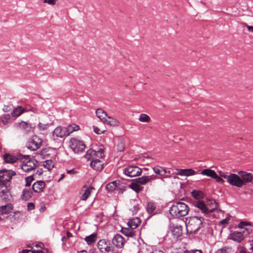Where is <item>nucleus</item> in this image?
Listing matches in <instances>:
<instances>
[{
	"instance_id": "nucleus-15",
	"label": "nucleus",
	"mask_w": 253,
	"mask_h": 253,
	"mask_svg": "<svg viewBox=\"0 0 253 253\" xmlns=\"http://www.w3.org/2000/svg\"><path fill=\"white\" fill-rule=\"evenodd\" d=\"M197 173V171H195L191 169H176L175 174L181 176H189L193 175Z\"/></svg>"
},
{
	"instance_id": "nucleus-17",
	"label": "nucleus",
	"mask_w": 253,
	"mask_h": 253,
	"mask_svg": "<svg viewBox=\"0 0 253 253\" xmlns=\"http://www.w3.org/2000/svg\"><path fill=\"white\" fill-rule=\"evenodd\" d=\"M45 184L43 181H38L35 182L32 186L33 191L36 193H40L43 191Z\"/></svg>"
},
{
	"instance_id": "nucleus-12",
	"label": "nucleus",
	"mask_w": 253,
	"mask_h": 253,
	"mask_svg": "<svg viewBox=\"0 0 253 253\" xmlns=\"http://www.w3.org/2000/svg\"><path fill=\"white\" fill-rule=\"evenodd\" d=\"M37 163L34 160H26L23 162L21 168L24 171H29L36 168Z\"/></svg>"
},
{
	"instance_id": "nucleus-26",
	"label": "nucleus",
	"mask_w": 253,
	"mask_h": 253,
	"mask_svg": "<svg viewBox=\"0 0 253 253\" xmlns=\"http://www.w3.org/2000/svg\"><path fill=\"white\" fill-rule=\"evenodd\" d=\"M153 169L154 172L156 174L160 175L161 176H164L165 174L167 173V171L163 167H160L159 166H157L153 168Z\"/></svg>"
},
{
	"instance_id": "nucleus-11",
	"label": "nucleus",
	"mask_w": 253,
	"mask_h": 253,
	"mask_svg": "<svg viewBox=\"0 0 253 253\" xmlns=\"http://www.w3.org/2000/svg\"><path fill=\"white\" fill-rule=\"evenodd\" d=\"M239 175L240 178L241 179L242 187L246 185L249 183H251L253 181V174L249 173L243 170L238 171L237 172Z\"/></svg>"
},
{
	"instance_id": "nucleus-28",
	"label": "nucleus",
	"mask_w": 253,
	"mask_h": 253,
	"mask_svg": "<svg viewBox=\"0 0 253 253\" xmlns=\"http://www.w3.org/2000/svg\"><path fill=\"white\" fill-rule=\"evenodd\" d=\"M3 159L5 163L12 164L16 162L17 158L14 156L8 154H5L3 156Z\"/></svg>"
},
{
	"instance_id": "nucleus-58",
	"label": "nucleus",
	"mask_w": 253,
	"mask_h": 253,
	"mask_svg": "<svg viewBox=\"0 0 253 253\" xmlns=\"http://www.w3.org/2000/svg\"><path fill=\"white\" fill-rule=\"evenodd\" d=\"M246 26L249 31L253 32V26H249L246 24Z\"/></svg>"
},
{
	"instance_id": "nucleus-60",
	"label": "nucleus",
	"mask_w": 253,
	"mask_h": 253,
	"mask_svg": "<svg viewBox=\"0 0 253 253\" xmlns=\"http://www.w3.org/2000/svg\"><path fill=\"white\" fill-rule=\"evenodd\" d=\"M68 238L67 237L64 236L62 237L61 240L63 242V244L67 242L68 240Z\"/></svg>"
},
{
	"instance_id": "nucleus-1",
	"label": "nucleus",
	"mask_w": 253,
	"mask_h": 253,
	"mask_svg": "<svg viewBox=\"0 0 253 253\" xmlns=\"http://www.w3.org/2000/svg\"><path fill=\"white\" fill-rule=\"evenodd\" d=\"M189 211L188 206L182 202H177L170 208V214L173 216L181 217L186 216Z\"/></svg>"
},
{
	"instance_id": "nucleus-59",
	"label": "nucleus",
	"mask_w": 253,
	"mask_h": 253,
	"mask_svg": "<svg viewBox=\"0 0 253 253\" xmlns=\"http://www.w3.org/2000/svg\"><path fill=\"white\" fill-rule=\"evenodd\" d=\"M22 253H35V252L28 250H24L22 251Z\"/></svg>"
},
{
	"instance_id": "nucleus-23",
	"label": "nucleus",
	"mask_w": 253,
	"mask_h": 253,
	"mask_svg": "<svg viewBox=\"0 0 253 253\" xmlns=\"http://www.w3.org/2000/svg\"><path fill=\"white\" fill-rule=\"evenodd\" d=\"M140 224V220L139 218H135L130 219L127 223L128 226L134 230Z\"/></svg>"
},
{
	"instance_id": "nucleus-39",
	"label": "nucleus",
	"mask_w": 253,
	"mask_h": 253,
	"mask_svg": "<svg viewBox=\"0 0 253 253\" xmlns=\"http://www.w3.org/2000/svg\"><path fill=\"white\" fill-rule=\"evenodd\" d=\"M51 125V124H45L39 123V124L38 125L37 128L39 131H43L47 130L48 129V128L49 127V126Z\"/></svg>"
},
{
	"instance_id": "nucleus-57",
	"label": "nucleus",
	"mask_w": 253,
	"mask_h": 253,
	"mask_svg": "<svg viewBox=\"0 0 253 253\" xmlns=\"http://www.w3.org/2000/svg\"><path fill=\"white\" fill-rule=\"evenodd\" d=\"M67 173L70 174H74L76 173V171H75L74 169H72L71 170H68L67 171Z\"/></svg>"
},
{
	"instance_id": "nucleus-21",
	"label": "nucleus",
	"mask_w": 253,
	"mask_h": 253,
	"mask_svg": "<svg viewBox=\"0 0 253 253\" xmlns=\"http://www.w3.org/2000/svg\"><path fill=\"white\" fill-rule=\"evenodd\" d=\"M79 126L75 124H73L69 125L67 127H64V130L65 131L66 136L69 135L74 131L79 130Z\"/></svg>"
},
{
	"instance_id": "nucleus-19",
	"label": "nucleus",
	"mask_w": 253,
	"mask_h": 253,
	"mask_svg": "<svg viewBox=\"0 0 253 253\" xmlns=\"http://www.w3.org/2000/svg\"><path fill=\"white\" fill-rule=\"evenodd\" d=\"M230 239L238 243H240L244 239V236L241 232H234L230 235Z\"/></svg>"
},
{
	"instance_id": "nucleus-8",
	"label": "nucleus",
	"mask_w": 253,
	"mask_h": 253,
	"mask_svg": "<svg viewBox=\"0 0 253 253\" xmlns=\"http://www.w3.org/2000/svg\"><path fill=\"white\" fill-rule=\"evenodd\" d=\"M142 172V169L137 166H129L123 169V173L129 177H135L140 175Z\"/></svg>"
},
{
	"instance_id": "nucleus-51",
	"label": "nucleus",
	"mask_w": 253,
	"mask_h": 253,
	"mask_svg": "<svg viewBox=\"0 0 253 253\" xmlns=\"http://www.w3.org/2000/svg\"><path fill=\"white\" fill-rule=\"evenodd\" d=\"M93 131L98 134L103 133L104 132V130H101L98 127L96 126H93Z\"/></svg>"
},
{
	"instance_id": "nucleus-55",
	"label": "nucleus",
	"mask_w": 253,
	"mask_h": 253,
	"mask_svg": "<svg viewBox=\"0 0 253 253\" xmlns=\"http://www.w3.org/2000/svg\"><path fill=\"white\" fill-rule=\"evenodd\" d=\"M214 179H215L218 182H220L221 183H223L224 182V180L221 177L218 176L217 174L216 176L214 177Z\"/></svg>"
},
{
	"instance_id": "nucleus-50",
	"label": "nucleus",
	"mask_w": 253,
	"mask_h": 253,
	"mask_svg": "<svg viewBox=\"0 0 253 253\" xmlns=\"http://www.w3.org/2000/svg\"><path fill=\"white\" fill-rule=\"evenodd\" d=\"M19 126L22 128L26 129L28 127V124L25 122L22 121L19 123Z\"/></svg>"
},
{
	"instance_id": "nucleus-49",
	"label": "nucleus",
	"mask_w": 253,
	"mask_h": 253,
	"mask_svg": "<svg viewBox=\"0 0 253 253\" xmlns=\"http://www.w3.org/2000/svg\"><path fill=\"white\" fill-rule=\"evenodd\" d=\"M148 182L152 180H154L157 178V177L155 175H151L150 176H146Z\"/></svg>"
},
{
	"instance_id": "nucleus-48",
	"label": "nucleus",
	"mask_w": 253,
	"mask_h": 253,
	"mask_svg": "<svg viewBox=\"0 0 253 253\" xmlns=\"http://www.w3.org/2000/svg\"><path fill=\"white\" fill-rule=\"evenodd\" d=\"M217 172L219 173L220 177H223L225 179H226V178L229 174V172H223L221 170H218Z\"/></svg>"
},
{
	"instance_id": "nucleus-25",
	"label": "nucleus",
	"mask_w": 253,
	"mask_h": 253,
	"mask_svg": "<svg viewBox=\"0 0 253 253\" xmlns=\"http://www.w3.org/2000/svg\"><path fill=\"white\" fill-rule=\"evenodd\" d=\"M12 210V206L11 204L2 206L0 207V214H6L9 213Z\"/></svg>"
},
{
	"instance_id": "nucleus-44",
	"label": "nucleus",
	"mask_w": 253,
	"mask_h": 253,
	"mask_svg": "<svg viewBox=\"0 0 253 253\" xmlns=\"http://www.w3.org/2000/svg\"><path fill=\"white\" fill-rule=\"evenodd\" d=\"M95 156H96L97 157L101 158L104 156V150L102 148H99L98 151H96V154Z\"/></svg>"
},
{
	"instance_id": "nucleus-56",
	"label": "nucleus",
	"mask_w": 253,
	"mask_h": 253,
	"mask_svg": "<svg viewBox=\"0 0 253 253\" xmlns=\"http://www.w3.org/2000/svg\"><path fill=\"white\" fill-rule=\"evenodd\" d=\"M10 110H11V107L10 106L5 105L3 108V111L5 112H9Z\"/></svg>"
},
{
	"instance_id": "nucleus-33",
	"label": "nucleus",
	"mask_w": 253,
	"mask_h": 253,
	"mask_svg": "<svg viewBox=\"0 0 253 253\" xmlns=\"http://www.w3.org/2000/svg\"><path fill=\"white\" fill-rule=\"evenodd\" d=\"M24 111V108H23L22 107L18 106L13 109L10 114L12 115V117H18L22 114Z\"/></svg>"
},
{
	"instance_id": "nucleus-36",
	"label": "nucleus",
	"mask_w": 253,
	"mask_h": 253,
	"mask_svg": "<svg viewBox=\"0 0 253 253\" xmlns=\"http://www.w3.org/2000/svg\"><path fill=\"white\" fill-rule=\"evenodd\" d=\"M156 208L155 203L152 202H149L147 204L146 209L148 213H152L154 212Z\"/></svg>"
},
{
	"instance_id": "nucleus-37",
	"label": "nucleus",
	"mask_w": 253,
	"mask_h": 253,
	"mask_svg": "<svg viewBox=\"0 0 253 253\" xmlns=\"http://www.w3.org/2000/svg\"><path fill=\"white\" fill-rule=\"evenodd\" d=\"M54 164L52 160H47L43 162V166L48 170H50L54 167Z\"/></svg>"
},
{
	"instance_id": "nucleus-43",
	"label": "nucleus",
	"mask_w": 253,
	"mask_h": 253,
	"mask_svg": "<svg viewBox=\"0 0 253 253\" xmlns=\"http://www.w3.org/2000/svg\"><path fill=\"white\" fill-rule=\"evenodd\" d=\"M202 193L201 192L197 191H193L192 192V195L193 197L197 199H198L200 198L202 196Z\"/></svg>"
},
{
	"instance_id": "nucleus-3",
	"label": "nucleus",
	"mask_w": 253,
	"mask_h": 253,
	"mask_svg": "<svg viewBox=\"0 0 253 253\" xmlns=\"http://www.w3.org/2000/svg\"><path fill=\"white\" fill-rule=\"evenodd\" d=\"M97 248L101 253H115L114 248L106 239L100 240L97 242Z\"/></svg>"
},
{
	"instance_id": "nucleus-42",
	"label": "nucleus",
	"mask_w": 253,
	"mask_h": 253,
	"mask_svg": "<svg viewBox=\"0 0 253 253\" xmlns=\"http://www.w3.org/2000/svg\"><path fill=\"white\" fill-rule=\"evenodd\" d=\"M34 180V178L33 176L32 175L26 177V178H25V181H26L25 186L26 187H30L32 182Z\"/></svg>"
},
{
	"instance_id": "nucleus-31",
	"label": "nucleus",
	"mask_w": 253,
	"mask_h": 253,
	"mask_svg": "<svg viewBox=\"0 0 253 253\" xmlns=\"http://www.w3.org/2000/svg\"><path fill=\"white\" fill-rule=\"evenodd\" d=\"M129 187L133 191L136 192V193H138L142 191L143 189V187L141 186L138 184V183H137L136 182L131 183L129 185Z\"/></svg>"
},
{
	"instance_id": "nucleus-32",
	"label": "nucleus",
	"mask_w": 253,
	"mask_h": 253,
	"mask_svg": "<svg viewBox=\"0 0 253 253\" xmlns=\"http://www.w3.org/2000/svg\"><path fill=\"white\" fill-rule=\"evenodd\" d=\"M96 114L98 118L103 122L107 117V113L102 109H98L96 111Z\"/></svg>"
},
{
	"instance_id": "nucleus-5",
	"label": "nucleus",
	"mask_w": 253,
	"mask_h": 253,
	"mask_svg": "<svg viewBox=\"0 0 253 253\" xmlns=\"http://www.w3.org/2000/svg\"><path fill=\"white\" fill-rule=\"evenodd\" d=\"M96 154V151L90 149L88 150L85 156L84 157L85 159H86L88 160L92 159L91 162H90V166L93 168L94 169H96L97 170H98L99 169H101V162L99 159H95L94 160L92 158L93 156H95V154Z\"/></svg>"
},
{
	"instance_id": "nucleus-53",
	"label": "nucleus",
	"mask_w": 253,
	"mask_h": 253,
	"mask_svg": "<svg viewBox=\"0 0 253 253\" xmlns=\"http://www.w3.org/2000/svg\"><path fill=\"white\" fill-rule=\"evenodd\" d=\"M187 253H203L201 250H192L190 251L187 250Z\"/></svg>"
},
{
	"instance_id": "nucleus-9",
	"label": "nucleus",
	"mask_w": 253,
	"mask_h": 253,
	"mask_svg": "<svg viewBox=\"0 0 253 253\" xmlns=\"http://www.w3.org/2000/svg\"><path fill=\"white\" fill-rule=\"evenodd\" d=\"M226 179L227 182L232 186L238 188L242 187L241 185V179L238 173H229Z\"/></svg>"
},
{
	"instance_id": "nucleus-46",
	"label": "nucleus",
	"mask_w": 253,
	"mask_h": 253,
	"mask_svg": "<svg viewBox=\"0 0 253 253\" xmlns=\"http://www.w3.org/2000/svg\"><path fill=\"white\" fill-rule=\"evenodd\" d=\"M230 220L229 217H227L224 219H222L219 221V224L225 225H227L229 223V221Z\"/></svg>"
},
{
	"instance_id": "nucleus-4",
	"label": "nucleus",
	"mask_w": 253,
	"mask_h": 253,
	"mask_svg": "<svg viewBox=\"0 0 253 253\" xmlns=\"http://www.w3.org/2000/svg\"><path fill=\"white\" fill-rule=\"evenodd\" d=\"M211 203V205L210 208L209 206L206 205L203 201H199L195 203V206L201 211V212L204 214H207L209 212H212L213 210L216 208V203L214 201H209L208 202V204Z\"/></svg>"
},
{
	"instance_id": "nucleus-16",
	"label": "nucleus",
	"mask_w": 253,
	"mask_h": 253,
	"mask_svg": "<svg viewBox=\"0 0 253 253\" xmlns=\"http://www.w3.org/2000/svg\"><path fill=\"white\" fill-rule=\"evenodd\" d=\"M103 123L111 126H117L120 125V122L116 119L107 115Z\"/></svg>"
},
{
	"instance_id": "nucleus-2",
	"label": "nucleus",
	"mask_w": 253,
	"mask_h": 253,
	"mask_svg": "<svg viewBox=\"0 0 253 253\" xmlns=\"http://www.w3.org/2000/svg\"><path fill=\"white\" fill-rule=\"evenodd\" d=\"M204 218L202 217H191L187 223H186V230L190 234L196 233L203 226Z\"/></svg>"
},
{
	"instance_id": "nucleus-47",
	"label": "nucleus",
	"mask_w": 253,
	"mask_h": 253,
	"mask_svg": "<svg viewBox=\"0 0 253 253\" xmlns=\"http://www.w3.org/2000/svg\"><path fill=\"white\" fill-rule=\"evenodd\" d=\"M44 3H48V4L54 5L56 4L57 0H43Z\"/></svg>"
},
{
	"instance_id": "nucleus-18",
	"label": "nucleus",
	"mask_w": 253,
	"mask_h": 253,
	"mask_svg": "<svg viewBox=\"0 0 253 253\" xmlns=\"http://www.w3.org/2000/svg\"><path fill=\"white\" fill-rule=\"evenodd\" d=\"M9 196V190L5 184L0 183V197L2 199H6Z\"/></svg>"
},
{
	"instance_id": "nucleus-64",
	"label": "nucleus",
	"mask_w": 253,
	"mask_h": 253,
	"mask_svg": "<svg viewBox=\"0 0 253 253\" xmlns=\"http://www.w3.org/2000/svg\"><path fill=\"white\" fill-rule=\"evenodd\" d=\"M151 253H163V252H162L161 251H155L152 252Z\"/></svg>"
},
{
	"instance_id": "nucleus-10",
	"label": "nucleus",
	"mask_w": 253,
	"mask_h": 253,
	"mask_svg": "<svg viewBox=\"0 0 253 253\" xmlns=\"http://www.w3.org/2000/svg\"><path fill=\"white\" fill-rule=\"evenodd\" d=\"M42 143V141L37 136H33L30 138L27 143V148L32 151H35L39 149Z\"/></svg>"
},
{
	"instance_id": "nucleus-35",
	"label": "nucleus",
	"mask_w": 253,
	"mask_h": 253,
	"mask_svg": "<svg viewBox=\"0 0 253 253\" xmlns=\"http://www.w3.org/2000/svg\"><path fill=\"white\" fill-rule=\"evenodd\" d=\"M118 183L119 182L117 181L110 182L106 185V188L109 192L113 191L118 187Z\"/></svg>"
},
{
	"instance_id": "nucleus-41",
	"label": "nucleus",
	"mask_w": 253,
	"mask_h": 253,
	"mask_svg": "<svg viewBox=\"0 0 253 253\" xmlns=\"http://www.w3.org/2000/svg\"><path fill=\"white\" fill-rule=\"evenodd\" d=\"M232 248L230 247L225 246L220 250L218 251V253H233Z\"/></svg>"
},
{
	"instance_id": "nucleus-45",
	"label": "nucleus",
	"mask_w": 253,
	"mask_h": 253,
	"mask_svg": "<svg viewBox=\"0 0 253 253\" xmlns=\"http://www.w3.org/2000/svg\"><path fill=\"white\" fill-rule=\"evenodd\" d=\"M139 209L138 205L133 204V207L130 208V210L132 211V214L136 213Z\"/></svg>"
},
{
	"instance_id": "nucleus-54",
	"label": "nucleus",
	"mask_w": 253,
	"mask_h": 253,
	"mask_svg": "<svg viewBox=\"0 0 253 253\" xmlns=\"http://www.w3.org/2000/svg\"><path fill=\"white\" fill-rule=\"evenodd\" d=\"M249 223L248 222H244V221H242L241 222L239 225H238V227L240 228H244V227L245 226H247L248 225H249Z\"/></svg>"
},
{
	"instance_id": "nucleus-22",
	"label": "nucleus",
	"mask_w": 253,
	"mask_h": 253,
	"mask_svg": "<svg viewBox=\"0 0 253 253\" xmlns=\"http://www.w3.org/2000/svg\"><path fill=\"white\" fill-rule=\"evenodd\" d=\"M12 118L11 114H4L0 116V122L4 125H6L10 123Z\"/></svg>"
},
{
	"instance_id": "nucleus-27",
	"label": "nucleus",
	"mask_w": 253,
	"mask_h": 253,
	"mask_svg": "<svg viewBox=\"0 0 253 253\" xmlns=\"http://www.w3.org/2000/svg\"><path fill=\"white\" fill-rule=\"evenodd\" d=\"M97 240V234L93 233L84 238V240L87 245H90L94 243Z\"/></svg>"
},
{
	"instance_id": "nucleus-7",
	"label": "nucleus",
	"mask_w": 253,
	"mask_h": 253,
	"mask_svg": "<svg viewBox=\"0 0 253 253\" xmlns=\"http://www.w3.org/2000/svg\"><path fill=\"white\" fill-rule=\"evenodd\" d=\"M15 174V172L11 170L6 169L0 170V183L6 184Z\"/></svg>"
},
{
	"instance_id": "nucleus-40",
	"label": "nucleus",
	"mask_w": 253,
	"mask_h": 253,
	"mask_svg": "<svg viewBox=\"0 0 253 253\" xmlns=\"http://www.w3.org/2000/svg\"><path fill=\"white\" fill-rule=\"evenodd\" d=\"M135 182H136L137 183H138L139 185H145L148 182L146 176H143L141 177L136 178L135 179Z\"/></svg>"
},
{
	"instance_id": "nucleus-34",
	"label": "nucleus",
	"mask_w": 253,
	"mask_h": 253,
	"mask_svg": "<svg viewBox=\"0 0 253 253\" xmlns=\"http://www.w3.org/2000/svg\"><path fill=\"white\" fill-rule=\"evenodd\" d=\"M172 233L173 235L176 238H178L180 237L182 233V227L181 226H176L173 228V230H172Z\"/></svg>"
},
{
	"instance_id": "nucleus-30",
	"label": "nucleus",
	"mask_w": 253,
	"mask_h": 253,
	"mask_svg": "<svg viewBox=\"0 0 253 253\" xmlns=\"http://www.w3.org/2000/svg\"><path fill=\"white\" fill-rule=\"evenodd\" d=\"M33 192L30 189L25 188L23 189L22 194L23 199L27 200L29 199L32 195Z\"/></svg>"
},
{
	"instance_id": "nucleus-63",
	"label": "nucleus",
	"mask_w": 253,
	"mask_h": 253,
	"mask_svg": "<svg viewBox=\"0 0 253 253\" xmlns=\"http://www.w3.org/2000/svg\"><path fill=\"white\" fill-rule=\"evenodd\" d=\"M172 253H187V250L181 251L180 252H173Z\"/></svg>"
},
{
	"instance_id": "nucleus-13",
	"label": "nucleus",
	"mask_w": 253,
	"mask_h": 253,
	"mask_svg": "<svg viewBox=\"0 0 253 253\" xmlns=\"http://www.w3.org/2000/svg\"><path fill=\"white\" fill-rule=\"evenodd\" d=\"M112 242L116 248L121 249L123 247L125 240L122 235L117 234L113 237Z\"/></svg>"
},
{
	"instance_id": "nucleus-61",
	"label": "nucleus",
	"mask_w": 253,
	"mask_h": 253,
	"mask_svg": "<svg viewBox=\"0 0 253 253\" xmlns=\"http://www.w3.org/2000/svg\"><path fill=\"white\" fill-rule=\"evenodd\" d=\"M66 234H67V237L68 238H69L70 237H72V234L71 233H70L69 231H67L66 232Z\"/></svg>"
},
{
	"instance_id": "nucleus-38",
	"label": "nucleus",
	"mask_w": 253,
	"mask_h": 253,
	"mask_svg": "<svg viewBox=\"0 0 253 253\" xmlns=\"http://www.w3.org/2000/svg\"><path fill=\"white\" fill-rule=\"evenodd\" d=\"M139 121L144 123H149L151 121L150 117L146 114H141L139 118Z\"/></svg>"
},
{
	"instance_id": "nucleus-20",
	"label": "nucleus",
	"mask_w": 253,
	"mask_h": 253,
	"mask_svg": "<svg viewBox=\"0 0 253 253\" xmlns=\"http://www.w3.org/2000/svg\"><path fill=\"white\" fill-rule=\"evenodd\" d=\"M52 136L57 137H63L66 136L64 127L58 126L53 131Z\"/></svg>"
},
{
	"instance_id": "nucleus-62",
	"label": "nucleus",
	"mask_w": 253,
	"mask_h": 253,
	"mask_svg": "<svg viewBox=\"0 0 253 253\" xmlns=\"http://www.w3.org/2000/svg\"><path fill=\"white\" fill-rule=\"evenodd\" d=\"M29 110V111H32V112H34V113H37L36 109H35V108H33V107L31 108V109H30Z\"/></svg>"
},
{
	"instance_id": "nucleus-29",
	"label": "nucleus",
	"mask_w": 253,
	"mask_h": 253,
	"mask_svg": "<svg viewBox=\"0 0 253 253\" xmlns=\"http://www.w3.org/2000/svg\"><path fill=\"white\" fill-rule=\"evenodd\" d=\"M201 174L204 175L211 177L212 178H214V177L216 176V173L214 170L210 169H204L201 171Z\"/></svg>"
},
{
	"instance_id": "nucleus-14",
	"label": "nucleus",
	"mask_w": 253,
	"mask_h": 253,
	"mask_svg": "<svg viewBox=\"0 0 253 253\" xmlns=\"http://www.w3.org/2000/svg\"><path fill=\"white\" fill-rule=\"evenodd\" d=\"M93 189L94 188L91 186H84L80 193L81 199L85 201L90 196Z\"/></svg>"
},
{
	"instance_id": "nucleus-52",
	"label": "nucleus",
	"mask_w": 253,
	"mask_h": 253,
	"mask_svg": "<svg viewBox=\"0 0 253 253\" xmlns=\"http://www.w3.org/2000/svg\"><path fill=\"white\" fill-rule=\"evenodd\" d=\"M27 209L28 211H31L35 209V205L33 203H29L27 205Z\"/></svg>"
},
{
	"instance_id": "nucleus-24",
	"label": "nucleus",
	"mask_w": 253,
	"mask_h": 253,
	"mask_svg": "<svg viewBox=\"0 0 253 253\" xmlns=\"http://www.w3.org/2000/svg\"><path fill=\"white\" fill-rule=\"evenodd\" d=\"M121 232L127 237H133L135 235L136 231L128 227V228H122Z\"/></svg>"
},
{
	"instance_id": "nucleus-6",
	"label": "nucleus",
	"mask_w": 253,
	"mask_h": 253,
	"mask_svg": "<svg viewBox=\"0 0 253 253\" xmlns=\"http://www.w3.org/2000/svg\"><path fill=\"white\" fill-rule=\"evenodd\" d=\"M85 147V145L83 141L75 138L71 139L70 147L75 153H79L82 152L84 149Z\"/></svg>"
}]
</instances>
